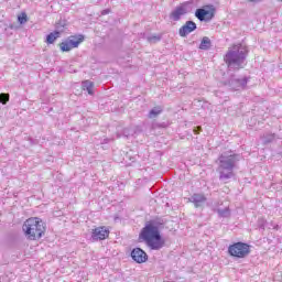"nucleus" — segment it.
<instances>
[{
    "label": "nucleus",
    "instance_id": "obj_1",
    "mask_svg": "<svg viewBox=\"0 0 282 282\" xmlns=\"http://www.w3.org/2000/svg\"><path fill=\"white\" fill-rule=\"evenodd\" d=\"M22 232L29 241H41L47 235V224L39 217H30L22 224Z\"/></svg>",
    "mask_w": 282,
    "mask_h": 282
},
{
    "label": "nucleus",
    "instance_id": "obj_2",
    "mask_svg": "<svg viewBox=\"0 0 282 282\" xmlns=\"http://www.w3.org/2000/svg\"><path fill=\"white\" fill-rule=\"evenodd\" d=\"M139 241H144L151 250L164 248V238L160 235V229L153 224H148L139 235Z\"/></svg>",
    "mask_w": 282,
    "mask_h": 282
},
{
    "label": "nucleus",
    "instance_id": "obj_3",
    "mask_svg": "<svg viewBox=\"0 0 282 282\" xmlns=\"http://www.w3.org/2000/svg\"><path fill=\"white\" fill-rule=\"evenodd\" d=\"M246 56H248V48L240 44H234L229 47L228 52L226 53L224 61L228 65V67H232V65L241 67V63L246 61Z\"/></svg>",
    "mask_w": 282,
    "mask_h": 282
},
{
    "label": "nucleus",
    "instance_id": "obj_4",
    "mask_svg": "<svg viewBox=\"0 0 282 282\" xmlns=\"http://www.w3.org/2000/svg\"><path fill=\"white\" fill-rule=\"evenodd\" d=\"M250 252V245L246 242H235L228 247V254L236 259H246Z\"/></svg>",
    "mask_w": 282,
    "mask_h": 282
},
{
    "label": "nucleus",
    "instance_id": "obj_5",
    "mask_svg": "<svg viewBox=\"0 0 282 282\" xmlns=\"http://www.w3.org/2000/svg\"><path fill=\"white\" fill-rule=\"evenodd\" d=\"M85 41V35H70L67 40L59 43L61 52H72V50H76L80 43Z\"/></svg>",
    "mask_w": 282,
    "mask_h": 282
},
{
    "label": "nucleus",
    "instance_id": "obj_6",
    "mask_svg": "<svg viewBox=\"0 0 282 282\" xmlns=\"http://www.w3.org/2000/svg\"><path fill=\"white\" fill-rule=\"evenodd\" d=\"M109 235L111 231L107 226H99L91 230V239L95 241H105V239H109Z\"/></svg>",
    "mask_w": 282,
    "mask_h": 282
},
{
    "label": "nucleus",
    "instance_id": "obj_7",
    "mask_svg": "<svg viewBox=\"0 0 282 282\" xmlns=\"http://www.w3.org/2000/svg\"><path fill=\"white\" fill-rule=\"evenodd\" d=\"M235 162H237V154H230L227 156L226 154H221L219 156L220 169H223V171H232V169H235Z\"/></svg>",
    "mask_w": 282,
    "mask_h": 282
},
{
    "label": "nucleus",
    "instance_id": "obj_8",
    "mask_svg": "<svg viewBox=\"0 0 282 282\" xmlns=\"http://www.w3.org/2000/svg\"><path fill=\"white\" fill-rule=\"evenodd\" d=\"M131 258L133 261H135V263H147V261H149V254H147L145 251L140 248H134L131 251Z\"/></svg>",
    "mask_w": 282,
    "mask_h": 282
},
{
    "label": "nucleus",
    "instance_id": "obj_9",
    "mask_svg": "<svg viewBox=\"0 0 282 282\" xmlns=\"http://www.w3.org/2000/svg\"><path fill=\"white\" fill-rule=\"evenodd\" d=\"M195 17L197 18L198 21H210L213 20V17H215V9H197L195 12Z\"/></svg>",
    "mask_w": 282,
    "mask_h": 282
},
{
    "label": "nucleus",
    "instance_id": "obj_10",
    "mask_svg": "<svg viewBox=\"0 0 282 282\" xmlns=\"http://www.w3.org/2000/svg\"><path fill=\"white\" fill-rule=\"evenodd\" d=\"M197 30V24L193 21H186L183 26L180 28L178 34L182 37L188 36L191 32H195Z\"/></svg>",
    "mask_w": 282,
    "mask_h": 282
},
{
    "label": "nucleus",
    "instance_id": "obj_11",
    "mask_svg": "<svg viewBox=\"0 0 282 282\" xmlns=\"http://www.w3.org/2000/svg\"><path fill=\"white\" fill-rule=\"evenodd\" d=\"M186 7L181 4L176 7L174 11L171 12L170 17L171 19H173V21H180V19H182V17L186 14Z\"/></svg>",
    "mask_w": 282,
    "mask_h": 282
},
{
    "label": "nucleus",
    "instance_id": "obj_12",
    "mask_svg": "<svg viewBox=\"0 0 282 282\" xmlns=\"http://www.w3.org/2000/svg\"><path fill=\"white\" fill-rule=\"evenodd\" d=\"M193 199V204L196 208H199V206H202V204H204L206 202V196H204V194H194L192 196Z\"/></svg>",
    "mask_w": 282,
    "mask_h": 282
},
{
    "label": "nucleus",
    "instance_id": "obj_13",
    "mask_svg": "<svg viewBox=\"0 0 282 282\" xmlns=\"http://www.w3.org/2000/svg\"><path fill=\"white\" fill-rule=\"evenodd\" d=\"M56 39H61V32H58V31L51 32V33L46 36V43H47V45H52L53 43H55V42H56Z\"/></svg>",
    "mask_w": 282,
    "mask_h": 282
},
{
    "label": "nucleus",
    "instance_id": "obj_14",
    "mask_svg": "<svg viewBox=\"0 0 282 282\" xmlns=\"http://www.w3.org/2000/svg\"><path fill=\"white\" fill-rule=\"evenodd\" d=\"M199 50H210V37L204 36L202 39Z\"/></svg>",
    "mask_w": 282,
    "mask_h": 282
},
{
    "label": "nucleus",
    "instance_id": "obj_15",
    "mask_svg": "<svg viewBox=\"0 0 282 282\" xmlns=\"http://www.w3.org/2000/svg\"><path fill=\"white\" fill-rule=\"evenodd\" d=\"M235 175V173L232 172V170H224L221 169L220 171V180H230V177H232Z\"/></svg>",
    "mask_w": 282,
    "mask_h": 282
},
{
    "label": "nucleus",
    "instance_id": "obj_16",
    "mask_svg": "<svg viewBox=\"0 0 282 282\" xmlns=\"http://www.w3.org/2000/svg\"><path fill=\"white\" fill-rule=\"evenodd\" d=\"M160 113H162V108L155 107L150 111L149 118H158V116H160Z\"/></svg>",
    "mask_w": 282,
    "mask_h": 282
},
{
    "label": "nucleus",
    "instance_id": "obj_17",
    "mask_svg": "<svg viewBox=\"0 0 282 282\" xmlns=\"http://www.w3.org/2000/svg\"><path fill=\"white\" fill-rule=\"evenodd\" d=\"M84 87L90 96L94 94V83L86 80L84 82Z\"/></svg>",
    "mask_w": 282,
    "mask_h": 282
},
{
    "label": "nucleus",
    "instance_id": "obj_18",
    "mask_svg": "<svg viewBox=\"0 0 282 282\" xmlns=\"http://www.w3.org/2000/svg\"><path fill=\"white\" fill-rule=\"evenodd\" d=\"M18 21L21 25H23V23H28V13L22 12L21 14H19Z\"/></svg>",
    "mask_w": 282,
    "mask_h": 282
},
{
    "label": "nucleus",
    "instance_id": "obj_19",
    "mask_svg": "<svg viewBox=\"0 0 282 282\" xmlns=\"http://www.w3.org/2000/svg\"><path fill=\"white\" fill-rule=\"evenodd\" d=\"M10 101V95L9 94H0V102L2 105H7Z\"/></svg>",
    "mask_w": 282,
    "mask_h": 282
},
{
    "label": "nucleus",
    "instance_id": "obj_20",
    "mask_svg": "<svg viewBox=\"0 0 282 282\" xmlns=\"http://www.w3.org/2000/svg\"><path fill=\"white\" fill-rule=\"evenodd\" d=\"M226 213H230V209L227 207L225 208V210L218 209V214L224 217V215H226Z\"/></svg>",
    "mask_w": 282,
    "mask_h": 282
},
{
    "label": "nucleus",
    "instance_id": "obj_21",
    "mask_svg": "<svg viewBox=\"0 0 282 282\" xmlns=\"http://www.w3.org/2000/svg\"><path fill=\"white\" fill-rule=\"evenodd\" d=\"M199 131H202V127H198L197 129H195L194 133H196V135H198Z\"/></svg>",
    "mask_w": 282,
    "mask_h": 282
},
{
    "label": "nucleus",
    "instance_id": "obj_22",
    "mask_svg": "<svg viewBox=\"0 0 282 282\" xmlns=\"http://www.w3.org/2000/svg\"><path fill=\"white\" fill-rule=\"evenodd\" d=\"M278 1H282V0H278Z\"/></svg>",
    "mask_w": 282,
    "mask_h": 282
}]
</instances>
